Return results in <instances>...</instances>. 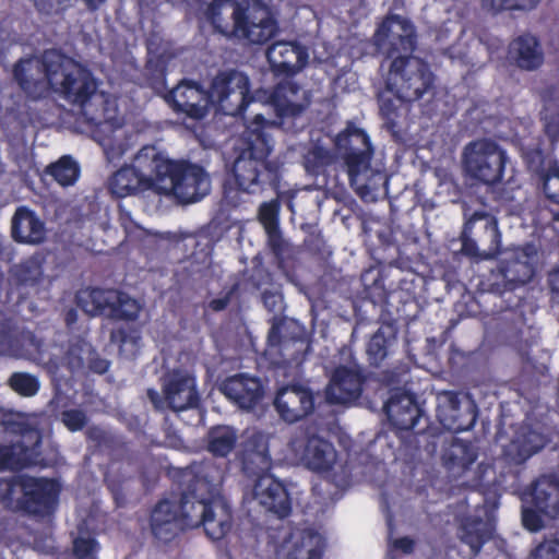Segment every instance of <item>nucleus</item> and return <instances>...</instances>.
Masks as SVG:
<instances>
[{"label":"nucleus","mask_w":559,"mask_h":559,"mask_svg":"<svg viewBox=\"0 0 559 559\" xmlns=\"http://www.w3.org/2000/svg\"><path fill=\"white\" fill-rule=\"evenodd\" d=\"M14 78L33 97L51 88L75 105L94 92L96 84L84 67L56 50L46 51L40 58L21 60L15 66Z\"/></svg>","instance_id":"1"},{"label":"nucleus","mask_w":559,"mask_h":559,"mask_svg":"<svg viewBox=\"0 0 559 559\" xmlns=\"http://www.w3.org/2000/svg\"><path fill=\"white\" fill-rule=\"evenodd\" d=\"M78 106L84 119L95 127L93 138L103 147L107 160H120L132 143L129 131L118 117L116 99L95 88Z\"/></svg>","instance_id":"2"},{"label":"nucleus","mask_w":559,"mask_h":559,"mask_svg":"<svg viewBox=\"0 0 559 559\" xmlns=\"http://www.w3.org/2000/svg\"><path fill=\"white\" fill-rule=\"evenodd\" d=\"M221 476L205 473L189 490L191 503L188 526L203 525L212 539L223 538L231 527V513L227 502L219 496Z\"/></svg>","instance_id":"3"},{"label":"nucleus","mask_w":559,"mask_h":559,"mask_svg":"<svg viewBox=\"0 0 559 559\" xmlns=\"http://www.w3.org/2000/svg\"><path fill=\"white\" fill-rule=\"evenodd\" d=\"M277 127L276 121L266 120L257 114L246 130L247 147L234 164V174L238 187L249 193L260 189V183L269 167L265 158L272 150L269 131Z\"/></svg>","instance_id":"4"},{"label":"nucleus","mask_w":559,"mask_h":559,"mask_svg":"<svg viewBox=\"0 0 559 559\" xmlns=\"http://www.w3.org/2000/svg\"><path fill=\"white\" fill-rule=\"evenodd\" d=\"M164 166L158 168L156 193L174 197L181 203H193L211 189L209 175L198 165L173 160L159 150Z\"/></svg>","instance_id":"5"},{"label":"nucleus","mask_w":559,"mask_h":559,"mask_svg":"<svg viewBox=\"0 0 559 559\" xmlns=\"http://www.w3.org/2000/svg\"><path fill=\"white\" fill-rule=\"evenodd\" d=\"M335 144L340 148H349L345 163L350 185L362 199L370 198L385 181V177L370 166L372 148L368 135L362 130L349 126L336 136Z\"/></svg>","instance_id":"6"},{"label":"nucleus","mask_w":559,"mask_h":559,"mask_svg":"<svg viewBox=\"0 0 559 559\" xmlns=\"http://www.w3.org/2000/svg\"><path fill=\"white\" fill-rule=\"evenodd\" d=\"M58 495L53 481L28 476L0 480V500L9 509L43 513L51 509Z\"/></svg>","instance_id":"7"},{"label":"nucleus","mask_w":559,"mask_h":559,"mask_svg":"<svg viewBox=\"0 0 559 559\" xmlns=\"http://www.w3.org/2000/svg\"><path fill=\"white\" fill-rule=\"evenodd\" d=\"M159 150L147 145L133 157L130 166L116 171L109 180V190L118 198L130 195L138 190H152L156 193L158 168L163 167Z\"/></svg>","instance_id":"8"},{"label":"nucleus","mask_w":559,"mask_h":559,"mask_svg":"<svg viewBox=\"0 0 559 559\" xmlns=\"http://www.w3.org/2000/svg\"><path fill=\"white\" fill-rule=\"evenodd\" d=\"M289 451L295 460L308 468L323 474L337 486L346 483L348 477L346 466L338 461L336 450L329 441L318 436L308 437L300 432L292 438Z\"/></svg>","instance_id":"9"},{"label":"nucleus","mask_w":559,"mask_h":559,"mask_svg":"<svg viewBox=\"0 0 559 559\" xmlns=\"http://www.w3.org/2000/svg\"><path fill=\"white\" fill-rule=\"evenodd\" d=\"M386 88L406 102L419 99L433 83L428 66L416 57H396L386 76Z\"/></svg>","instance_id":"10"},{"label":"nucleus","mask_w":559,"mask_h":559,"mask_svg":"<svg viewBox=\"0 0 559 559\" xmlns=\"http://www.w3.org/2000/svg\"><path fill=\"white\" fill-rule=\"evenodd\" d=\"M507 162V152L486 139L468 143L462 153L465 174L485 185H493L502 179Z\"/></svg>","instance_id":"11"},{"label":"nucleus","mask_w":559,"mask_h":559,"mask_svg":"<svg viewBox=\"0 0 559 559\" xmlns=\"http://www.w3.org/2000/svg\"><path fill=\"white\" fill-rule=\"evenodd\" d=\"M277 32V22L269 8L261 0H243L234 8L231 36L250 44L261 45Z\"/></svg>","instance_id":"12"},{"label":"nucleus","mask_w":559,"mask_h":559,"mask_svg":"<svg viewBox=\"0 0 559 559\" xmlns=\"http://www.w3.org/2000/svg\"><path fill=\"white\" fill-rule=\"evenodd\" d=\"M147 395L156 408L174 412L194 407L199 402L194 377L182 370H174L163 378L162 395L152 389Z\"/></svg>","instance_id":"13"},{"label":"nucleus","mask_w":559,"mask_h":559,"mask_svg":"<svg viewBox=\"0 0 559 559\" xmlns=\"http://www.w3.org/2000/svg\"><path fill=\"white\" fill-rule=\"evenodd\" d=\"M500 233L497 221L488 215L475 213L465 224L462 235V251L469 257L488 260L499 252Z\"/></svg>","instance_id":"14"},{"label":"nucleus","mask_w":559,"mask_h":559,"mask_svg":"<svg viewBox=\"0 0 559 559\" xmlns=\"http://www.w3.org/2000/svg\"><path fill=\"white\" fill-rule=\"evenodd\" d=\"M249 79L241 72L217 74L209 91L210 106L225 115L235 116L248 104Z\"/></svg>","instance_id":"15"},{"label":"nucleus","mask_w":559,"mask_h":559,"mask_svg":"<svg viewBox=\"0 0 559 559\" xmlns=\"http://www.w3.org/2000/svg\"><path fill=\"white\" fill-rule=\"evenodd\" d=\"M379 51L390 58L412 52L415 47V29L412 23L400 15L388 16L374 34Z\"/></svg>","instance_id":"16"},{"label":"nucleus","mask_w":559,"mask_h":559,"mask_svg":"<svg viewBox=\"0 0 559 559\" xmlns=\"http://www.w3.org/2000/svg\"><path fill=\"white\" fill-rule=\"evenodd\" d=\"M189 491L182 496L180 502L173 500L160 501L152 512L151 530L154 536L168 542L180 531L189 528L188 515L190 511Z\"/></svg>","instance_id":"17"},{"label":"nucleus","mask_w":559,"mask_h":559,"mask_svg":"<svg viewBox=\"0 0 559 559\" xmlns=\"http://www.w3.org/2000/svg\"><path fill=\"white\" fill-rule=\"evenodd\" d=\"M253 99L270 102L277 115L281 118H286L301 115L311 103V94L296 82L287 80L277 84L271 93L255 92Z\"/></svg>","instance_id":"18"},{"label":"nucleus","mask_w":559,"mask_h":559,"mask_svg":"<svg viewBox=\"0 0 559 559\" xmlns=\"http://www.w3.org/2000/svg\"><path fill=\"white\" fill-rule=\"evenodd\" d=\"M530 497L536 510L532 507L523 506L522 521L527 530L536 532L542 527L538 512L549 516L559 514V484L551 481L547 477L540 478L535 483Z\"/></svg>","instance_id":"19"},{"label":"nucleus","mask_w":559,"mask_h":559,"mask_svg":"<svg viewBox=\"0 0 559 559\" xmlns=\"http://www.w3.org/2000/svg\"><path fill=\"white\" fill-rule=\"evenodd\" d=\"M166 102L175 111L192 119H202L210 107L209 93L198 84L183 81L166 96Z\"/></svg>","instance_id":"20"},{"label":"nucleus","mask_w":559,"mask_h":559,"mask_svg":"<svg viewBox=\"0 0 559 559\" xmlns=\"http://www.w3.org/2000/svg\"><path fill=\"white\" fill-rule=\"evenodd\" d=\"M266 58L274 73L293 75L305 68L309 55L307 49L296 41L280 40L267 48Z\"/></svg>","instance_id":"21"},{"label":"nucleus","mask_w":559,"mask_h":559,"mask_svg":"<svg viewBox=\"0 0 559 559\" xmlns=\"http://www.w3.org/2000/svg\"><path fill=\"white\" fill-rule=\"evenodd\" d=\"M274 405L285 421L295 423L312 411L313 397L306 386L290 384L278 390Z\"/></svg>","instance_id":"22"},{"label":"nucleus","mask_w":559,"mask_h":559,"mask_svg":"<svg viewBox=\"0 0 559 559\" xmlns=\"http://www.w3.org/2000/svg\"><path fill=\"white\" fill-rule=\"evenodd\" d=\"M253 499L266 511L284 518L290 512V500L281 481L264 474L255 481L252 490Z\"/></svg>","instance_id":"23"},{"label":"nucleus","mask_w":559,"mask_h":559,"mask_svg":"<svg viewBox=\"0 0 559 559\" xmlns=\"http://www.w3.org/2000/svg\"><path fill=\"white\" fill-rule=\"evenodd\" d=\"M324 547L320 534L311 530H294L281 545L278 555L286 559H320Z\"/></svg>","instance_id":"24"},{"label":"nucleus","mask_w":559,"mask_h":559,"mask_svg":"<svg viewBox=\"0 0 559 559\" xmlns=\"http://www.w3.org/2000/svg\"><path fill=\"white\" fill-rule=\"evenodd\" d=\"M221 391L228 400L243 409L255 406L263 395L260 380L248 374H236L226 379Z\"/></svg>","instance_id":"25"},{"label":"nucleus","mask_w":559,"mask_h":559,"mask_svg":"<svg viewBox=\"0 0 559 559\" xmlns=\"http://www.w3.org/2000/svg\"><path fill=\"white\" fill-rule=\"evenodd\" d=\"M361 378L353 368H337L326 388V399L330 403L347 404L359 397Z\"/></svg>","instance_id":"26"},{"label":"nucleus","mask_w":559,"mask_h":559,"mask_svg":"<svg viewBox=\"0 0 559 559\" xmlns=\"http://www.w3.org/2000/svg\"><path fill=\"white\" fill-rule=\"evenodd\" d=\"M509 57L518 68L524 71H535L545 61L542 44L532 34H524L514 38L509 46Z\"/></svg>","instance_id":"27"},{"label":"nucleus","mask_w":559,"mask_h":559,"mask_svg":"<svg viewBox=\"0 0 559 559\" xmlns=\"http://www.w3.org/2000/svg\"><path fill=\"white\" fill-rule=\"evenodd\" d=\"M271 435L262 431L248 433L242 448L243 468L249 473L265 472L271 467L270 455Z\"/></svg>","instance_id":"28"},{"label":"nucleus","mask_w":559,"mask_h":559,"mask_svg":"<svg viewBox=\"0 0 559 559\" xmlns=\"http://www.w3.org/2000/svg\"><path fill=\"white\" fill-rule=\"evenodd\" d=\"M437 417L448 430L462 431L468 429L474 421L469 412H462L456 394L442 392L437 397Z\"/></svg>","instance_id":"29"},{"label":"nucleus","mask_w":559,"mask_h":559,"mask_svg":"<svg viewBox=\"0 0 559 559\" xmlns=\"http://www.w3.org/2000/svg\"><path fill=\"white\" fill-rule=\"evenodd\" d=\"M390 421L399 429H413L421 417L414 396L405 392L394 393L384 406Z\"/></svg>","instance_id":"30"},{"label":"nucleus","mask_w":559,"mask_h":559,"mask_svg":"<svg viewBox=\"0 0 559 559\" xmlns=\"http://www.w3.org/2000/svg\"><path fill=\"white\" fill-rule=\"evenodd\" d=\"M546 444L545 438L530 429L521 427L508 445H503L504 456L514 464H521L537 453Z\"/></svg>","instance_id":"31"},{"label":"nucleus","mask_w":559,"mask_h":559,"mask_svg":"<svg viewBox=\"0 0 559 559\" xmlns=\"http://www.w3.org/2000/svg\"><path fill=\"white\" fill-rule=\"evenodd\" d=\"M46 229L40 218L27 207H19L12 218V236L23 243H39Z\"/></svg>","instance_id":"32"},{"label":"nucleus","mask_w":559,"mask_h":559,"mask_svg":"<svg viewBox=\"0 0 559 559\" xmlns=\"http://www.w3.org/2000/svg\"><path fill=\"white\" fill-rule=\"evenodd\" d=\"M537 250L533 245L518 248L512 254V260L504 269V277L514 283L524 284L530 281L535 272Z\"/></svg>","instance_id":"33"},{"label":"nucleus","mask_w":559,"mask_h":559,"mask_svg":"<svg viewBox=\"0 0 559 559\" xmlns=\"http://www.w3.org/2000/svg\"><path fill=\"white\" fill-rule=\"evenodd\" d=\"M204 17L225 36H231L234 23L233 0H200Z\"/></svg>","instance_id":"34"},{"label":"nucleus","mask_w":559,"mask_h":559,"mask_svg":"<svg viewBox=\"0 0 559 559\" xmlns=\"http://www.w3.org/2000/svg\"><path fill=\"white\" fill-rule=\"evenodd\" d=\"M79 307L91 316L105 314L110 317L115 300H118V290L85 288L78 293Z\"/></svg>","instance_id":"35"},{"label":"nucleus","mask_w":559,"mask_h":559,"mask_svg":"<svg viewBox=\"0 0 559 559\" xmlns=\"http://www.w3.org/2000/svg\"><path fill=\"white\" fill-rule=\"evenodd\" d=\"M476 456V451L471 443L453 439L443 450L442 460L449 469L454 471L455 468L465 469L475 462Z\"/></svg>","instance_id":"36"},{"label":"nucleus","mask_w":559,"mask_h":559,"mask_svg":"<svg viewBox=\"0 0 559 559\" xmlns=\"http://www.w3.org/2000/svg\"><path fill=\"white\" fill-rule=\"evenodd\" d=\"M491 530L490 519L467 521L462 527L461 539L469 546L471 554L476 555L480 545L490 536Z\"/></svg>","instance_id":"37"},{"label":"nucleus","mask_w":559,"mask_h":559,"mask_svg":"<svg viewBox=\"0 0 559 559\" xmlns=\"http://www.w3.org/2000/svg\"><path fill=\"white\" fill-rule=\"evenodd\" d=\"M236 430L228 426H218L209 432V451L217 456H226L235 448Z\"/></svg>","instance_id":"38"},{"label":"nucleus","mask_w":559,"mask_h":559,"mask_svg":"<svg viewBox=\"0 0 559 559\" xmlns=\"http://www.w3.org/2000/svg\"><path fill=\"white\" fill-rule=\"evenodd\" d=\"M545 131L551 139L559 136V87L551 90L544 99L542 112Z\"/></svg>","instance_id":"39"},{"label":"nucleus","mask_w":559,"mask_h":559,"mask_svg":"<svg viewBox=\"0 0 559 559\" xmlns=\"http://www.w3.org/2000/svg\"><path fill=\"white\" fill-rule=\"evenodd\" d=\"M394 331L391 326H381L370 338L367 354L373 364H379L388 353V348L394 341Z\"/></svg>","instance_id":"40"},{"label":"nucleus","mask_w":559,"mask_h":559,"mask_svg":"<svg viewBox=\"0 0 559 559\" xmlns=\"http://www.w3.org/2000/svg\"><path fill=\"white\" fill-rule=\"evenodd\" d=\"M28 463L26 447L21 443L12 445L0 444V469H19Z\"/></svg>","instance_id":"41"},{"label":"nucleus","mask_w":559,"mask_h":559,"mask_svg":"<svg viewBox=\"0 0 559 559\" xmlns=\"http://www.w3.org/2000/svg\"><path fill=\"white\" fill-rule=\"evenodd\" d=\"M48 173L59 185L67 187L73 185L78 180L80 176V168L73 159L64 156L57 163L52 164L48 168Z\"/></svg>","instance_id":"42"},{"label":"nucleus","mask_w":559,"mask_h":559,"mask_svg":"<svg viewBox=\"0 0 559 559\" xmlns=\"http://www.w3.org/2000/svg\"><path fill=\"white\" fill-rule=\"evenodd\" d=\"M110 311V318L122 320H135L141 311V305L129 295L118 292V300H115Z\"/></svg>","instance_id":"43"},{"label":"nucleus","mask_w":559,"mask_h":559,"mask_svg":"<svg viewBox=\"0 0 559 559\" xmlns=\"http://www.w3.org/2000/svg\"><path fill=\"white\" fill-rule=\"evenodd\" d=\"M111 342L119 345L120 353L133 357L140 348L141 335L136 330H117L110 335Z\"/></svg>","instance_id":"44"},{"label":"nucleus","mask_w":559,"mask_h":559,"mask_svg":"<svg viewBox=\"0 0 559 559\" xmlns=\"http://www.w3.org/2000/svg\"><path fill=\"white\" fill-rule=\"evenodd\" d=\"M10 384L14 391L25 396L36 394L39 388L37 379L28 373H14Z\"/></svg>","instance_id":"45"},{"label":"nucleus","mask_w":559,"mask_h":559,"mask_svg":"<svg viewBox=\"0 0 559 559\" xmlns=\"http://www.w3.org/2000/svg\"><path fill=\"white\" fill-rule=\"evenodd\" d=\"M92 347L84 341L78 342L70 348L66 357L67 364L71 369L80 368L85 361L92 357Z\"/></svg>","instance_id":"46"},{"label":"nucleus","mask_w":559,"mask_h":559,"mask_svg":"<svg viewBox=\"0 0 559 559\" xmlns=\"http://www.w3.org/2000/svg\"><path fill=\"white\" fill-rule=\"evenodd\" d=\"M544 191L548 199L559 203V166L550 164L544 176Z\"/></svg>","instance_id":"47"},{"label":"nucleus","mask_w":559,"mask_h":559,"mask_svg":"<svg viewBox=\"0 0 559 559\" xmlns=\"http://www.w3.org/2000/svg\"><path fill=\"white\" fill-rule=\"evenodd\" d=\"M280 204L276 200L264 202L259 210V219L264 229L278 226Z\"/></svg>","instance_id":"48"},{"label":"nucleus","mask_w":559,"mask_h":559,"mask_svg":"<svg viewBox=\"0 0 559 559\" xmlns=\"http://www.w3.org/2000/svg\"><path fill=\"white\" fill-rule=\"evenodd\" d=\"M37 11L45 15H57L66 11L71 0H32Z\"/></svg>","instance_id":"49"},{"label":"nucleus","mask_w":559,"mask_h":559,"mask_svg":"<svg viewBox=\"0 0 559 559\" xmlns=\"http://www.w3.org/2000/svg\"><path fill=\"white\" fill-rule=\"evenodd\" d=\"M97 544L93 538L79 537L74 540V554L79 559H94Z\"/></svg>","instance_id":"50"},{"label":"nucleus","mask_w":559,"mask_h":559,"mask_svg":"<svg viewBox=\"0 0 559 559\" xmlns=\"http://www.w3.org/2000/svg\"><path fill=\"white\" fill-rule=\"evenodd\" d=\"M533 559H559V540H546L538 545L534 552Z\"/></svg>","instance_id":"51"},{"label":"nucleus","mask_w":559,"mask_h":559,"mask_svg":"<svg viewBox=\"0 0 559 559\" xmlns=\"http://www.w3.org/2000/svg\"><path fill=\"white\" fill-rule=\"evenodd\" d=\"M62 423L71 431H76L83 428L86 423V416L83 412L78 409L64 411L62 413Z\"/></svg>","instance_id":"52"},{"label":"nucleus","mask_w":559,"mask_h":559,"mask_svg":"<svg viewBox=\"0 0 559 559\" xmlns=\"http://www.w3.org/2000/svg\"><path fill=\"white\" fill-rule=\"evenodd\" d=\"M331 162V155L329 151L321 146L313 147L306 156L307 165H312L313 167L326 165Z\"/></svg>","instance_id":"53"},{"label":"nucleus","mask_w":559,"mask_h":559,"mask_svg":"<svg viewBox=\"0 0 559 559\" xmlns=\"http://www.w3.org/2000/svg\"><path fill=\"white\" fill-rule=\"evenodd\" d=\"M263 302L270 311L281 312L283 309V297L278 292H264Z\"/></svg>","instance_id":"54"},{"label":"nucleus","mask_w":559,"mask_h":559,"mask_svg":"<svg viewBox=\"0 0 559 559\" xmlns=\"http://www.w3.org/2000/svg\"><path fill=\"white\" fill-rule=\"evenodd\" d=\"M267 235V241L270 247L275 253H280L283 250L284 240L282 238L278 226L265 229Z\"/></svg>","instance_id":"55"},{"label":"nucleus","mask_w":559,"mask_h":559,"mask_svg":"<svg viewBox=\"0 0 559 559\" xmlns=\"http://www.w3.org/2000/svg\"><path fill=\"white\" fill-rule=\"evenodd\" d=\"M484 10L498 13L503 10H511L510 0H481Z\"/></svg>","instance_id":"56"},{"label":"nucleus","mask_w":559,"mask_h":559,"mask_svg":"<svg viewBox=\"0 0 559 559\" xmlns=\"http://www.w3.org/2000/svg\"><path fill=\"white\" fill-rule=\"evenodd\" d=\"M230 295H231V292L227 293L224 296H221V297L212 299L209 302V308L211 310H213V311H222V310H224L228 306V304L230 301Z\"/></svg>","instance_id":"57"},{"label":"nucleus","mask_w":559,"mask_h":559,"mask_svg":"<svg viewBox=\"0 0 559 559\" xmlns=\"http://www.w3.org/2000/svg\"><path fill=\"white\" fill-rule=\"evenodd\" d=\"M540 0H510L511 10L528 11L537 7Z\"/></svg>","instance_id":"58"},{"label":"nucleus","mask_w":559,"mask_h":559,"mask_svg":"<svg viewBox=\"0 0 559 559\" xmlns=\"http://www.w3.org/2000/svg\"><path fill=\"white\" fill-rule=\"evenodd\" d=\"M10 345V329L9 326L0 321V350H5Z\"/></svg>","instance_id":"59"},{"label":"nucleus","mask_w":559,"mask_h":559,"mask_svg":"<svg viewBox=\"0 0 559 559\" xmlns=\"http://www.w3.org/2000/svg\"><path fill=\"white\" fill-rule=\"evenodd\" d=\"M394 547L403 552H409L413 548V542L409 538H401L394 542Z\"/></svg>","instance_id":"60"},{"label":"nucleus","mask_w":559,"mask_h":559,"mask_svg":"<svg viewBox=\"0 0 559 559\" xmlns=\"http://www.w3.org/2000/svg\"><path fill=\"white\" fill-rule=\"evenodd\" d=\"M549 282L552 290L559 293V267L550 274Z\"/></svg>","instance_id":"61"},{"label":"nucleus","mask_w":559,"mask_h":559,"mask_svg":"<svg viewBox=\"0 0 559 559\" xmlns=\"http://www.w3.org/2000/svg\"><path fill=\"white\" fill-rule=\"evenodd\" d=\"M90 10H97L106 0H83Z\"/></svg>","instance_id":"62"},{"label":"nucleus","mask_w":559,"mask_h":559,"mask_svg":"<svg viewBox=\"0 0 559 559\" xmlns=\"http://www.w3.org/2000/svg\"><path fill=\"white\" fill-rule=\"evenodd\" d=\"M75 320V313L74 311H70L67 316V322L72 323Z\"/></svg>","instance_id":"63"},{"label":"nucleus","mask_w":559,"mask_h":559,"mask_svg":"<svg viewBox=\"0 0 559 559\" xmlns=\"http://www.w3.org/2000/svg\"><path fill=\"white\" fill-rule=\"evenodd\" d=\"M32 438L35 439V442L37 443L39 441V433L37 431H31L29 432Z\"/></svg>","instance_id":"64"}]
</instances>
